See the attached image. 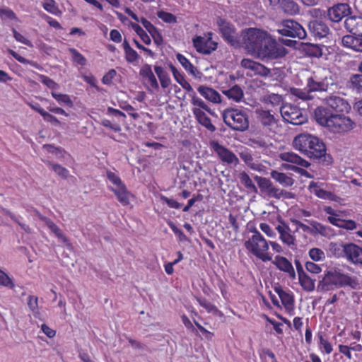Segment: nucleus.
<instances>
[{
  "instance_id": "1",
  "label": "nucleus",
  "mask_w": 362,
  "mask_h": 362,
  "mask_svg": "<svg viewBox=\"0 0 362 362\" xmlns=\"http://www.w3.org/2000/svg\"><path fill=\"white\" fill-rule=\"evenodd\" d=\"M314 118L320 125L334 134H344L356 127L355 122L349 117L344 114H334L323 106H319L315 110Z\"/></svg>"
},
{
  "instance_id": "2",
  "label": "nucleus",
  "mask_w": 362,
  "mask_h": 362,
  "mask_svg": "<svg viewBox=\"0 0 362 362\" xmlns=\"http://www.w3.org/2000/svg\"><path fill=\"white\" fill-rule=\"evenodd\" d=\"M293 146L295 149L310 158L319 159L326 155L325 143L310 134L303 133L295 136Z\"/></svg>"
},
{
  "instance_id": "3",
  "label": "nucleus",
  "mask_w": 362,
  "mask_h": 362,
  "mask_svg": "<svg viewBox=\"0 0 362 362\" xmlns=\"http://www.w3.org/2000/svg\"><path fill=\"white\" fill-rule=\"evenodd\" d=\"M356 284V279L349 274L336 270H329L324 274L322 279L319 281L317 291L327 292L345 286L354 287Z\"/></svg>"
},
{
  "instance_id": "4",
  "label": "nucleus",
  "mask_w": 362,
  "mask_h": 362,
  "mask_svg": "<svg viewBox=\"0 0 362 362\" xmlns=\"http://www.w3.org/2000/svg\"><path fill=\"white\" fill-rule=\"evenodd\" d=\"M244 243L246 250L264 262L271 261L272 255L269 252V243L264 236L257 230Z\"/></svg>"
},
{
  "instance_id": "5",
  "label": "nucleus",
  "mask_w": 362,
  "mask_h": 362,
  "mask_svg": "<svg viewBox=\"0 0 362 362\" xmlns=\"http://www.w3.org/2000/svg\"><path fill=\"white\" fill-rule=\"evenodd\" d=\"M268 34L267 31L257 28L245 29L241 35L245 49L249 54L257 56Z\"/></svg>"
},
{
  "instance_id": "6",
  "label": "nucleus",
  "mask_w": 362,
  "mask_h": 362,
  "mask_svg": "<svg viewBox=\"0 0 362 362\" xmlns=\"http://www.w3.org/2000/svg\"><path fill=\"white\" fill-rule=\"evenodd\" d=\"M222 117L224 123L231 129L245 132L249 128V117L246 111L237 108H227Z\"/></svg>"
},
{
  "instance_id": "7",
  "label": "nucleus",
  "mask_w": 362,
  "mask_h": 362,
  "mask_svg": "<svg viewBox=\"0 0 362 362\" xmlns=\"http://www.w3.org/2000/svg\"><path fill=\"white\" fill-rule=\"evenodd\" d=\"M287 53V49L284 46L278 44L276 39L269 33L257 56L262 59L272 60L283 58Z\"/></svg>"
},
{
  "instance_id": "8",
  "label": "nucleus",
  "mask_w": 362,
  "mask_h": 362,
  "mask_svg": "<svg viewBox=\"0 0 362 362\" xmlns=\"http://www.w3.org/2000/svg\"><path fill=\"white\" fill-rule=\"evenodd\" d=\"M276 32L285 37L304 39L306 32L303 27L297 21L291 19L283 20L278 25Z\"/></svg>"
},
{
  "instance_id": "9",
  "label": "nucleus",
  "mask_w": 362,
  "mask_h": 362,
  "mask_svg": "<svg viewBox=\"0 0 362 362\" xmlns=\"http://www.w3.org/2000/svg\"><path fill=\"white\" fill-rule=\"evenodd\" d=\"M334 84L332 76H322L318 72H313L306 78V88L312 92H324Z\"/></svg>"
},
{
  "instance_id": "10",
  "label": "nucleus",
  "mask_w": 362,
  "mask_h": 362,
  "mask_svg": "<svg viewBox=\"0 0 362 362\" xmlns=\"http://www.w3.org/2000/svg\"><path fill=\"white\" fill-rule=\"evenodd\" d=\"M216 24L223 40L230 45L238 47L240 46V39L235 26L227 20L218 17Z\"/></svg>"
},
{
  "instance_id": "11",
  "label": "nucleus",
  "mask_w": 362,
  "mask_h": 362,
  "mask_svg": "<svg viewBox=\"0 0 362 362\" xmlns=\"http://www.w3.org/2000/svg\"><path fill=\"white\" fill-rule=\"evenodd\" d=\"M280 113L286 122L293 125H300L307 121V117L303 114V110L291 104L281 106Z\"/></svg>"
},
{
  "instance_id": "12",
  "label": "nucleus",
  "mask_w": 362,
  "mask_h": 362,
  "mask_svg": "<svg viewBox=\"0 0 362 362\" xmlns=\"http://www.w3.org/2000/svg\"><path fill=\"white\" fill-rule=\"evenodd\" d=\"M275 229L279 233V240L288 248L293 250L296 247V231L292 230L287 223L281 218L278 220Z\"/></svg>"
},
{
  "instance_id": "13",
  "label": "nucleus",
  "mask_w": 362,
  "mask_h": 362,
  "mask_svg": "<svg viewBox=\"0 0 362 362\" xmlns=\"http://www.w3.org/2000/svg\"><path fill=\"white\" fill-rule=\"evenodd\" d=\"M213 33L208 32L204 36H196L193 38V45L199 53L209 54L217 49V42L212 40Z\"/></svg>"
},
{
  "instance_id": "14",
  "label": "nucleus",
  "mask_w": 362,
  "mask_h": 362,
  "mask_svg": "<svg viewBox=\"0 0 362 362\" xmlns=\"http://www.w3.org/2000/svg\"><path fill=\"white\" fill-rule=\"evenodd\" d=\"M240 65L245 70H246V75L250 77L257 76L266 77L271 73L269 68L251 59H243L240 62Z\"/></svg>"
},
{
  "instance_id": "15",
  "label": "nucleus",
  "mask_w": 362,
  "mask_h": 362,
  "mask_svg": "<svg viewBox=\"0 0 362 362\" xmlns=\"http://www.w3.org/2000/svg\"><path fill=\"white\" fill-rule=\"evenodd\" d=\"M209 146L222 163L228 165L237 164L238 163L239 160L237 156L230 149L220 144L218 141H210Z\"/></svg>"
},
{
  "instance_id": "16",
  "label": "nucleus",
  "mask_w": 362,
  "mask_h": 362,
  "mask_svg": "<svg viewBox=\"0 0 362 362\" xmlns=\"http://www.w3.org/2000/svg\"><path fill=\"white\" fill-rule=\"evenodd\" d=\"M255 115L257 122L266 128H270L276 125L279 121V115L269 110L257 109Z\"/></svg>"
},
{
  "instance_id": "17",
  "label": "nucleus",
  "mask_w": 362,
  "mask_h": 362,
  "mask_svg": "<svg viewBox=\"0 0 362 362\" xmlns=\"http://www.w3.org/2000/svg\"><path fill=\"white\" fill-rule=\"evenodd\" d=\"M139 75L144 84L149 90H158L159 89L158 83L150 64H144L139 70Z\"/></svg>"
},
{
  "instance_id": "18",
  "label": "nucleus",
  "mask_w": 362,
  "mask_h": 362,
  "mask_svg": "<svg viewBox=\"0 0 362 362\" xmlns=\"http://www.w3.org/2000/svg\"><path fill=\"white\" fill-rule=\"evenodd\" d=\"M274 291L278 294L286 313L289 315H293L295 311V301L292 292L286 291L281 286L275 287Z\"/></svg>"
},
{
  "instance_id": "19",
  "label": "nucleus",
  "mask_w": 362,
  "mask_h": 362,
  "mask_svg": "<svg viewBox=\"0 0 362 362\" xmlns=\"http://www.w3.org/2000/svg\"><path fill=\"white\" fill-rule=\"evenodd\" d=\"M345 259L353 265L362 267V247L355 243H348Z\"/></svg>"
},
{
  "instance_id": "20",
  "label": "nucleus",
  "mask_w": 362,
  "mask_h": 362,
  "mask_svg": "<svg viewBox=\"0 0 362 362\" xmlns=\"http://www.w3.org/2000/svg\"><path fill=\"white\" fill-rule=\"evenodd\" d=\"M327 105L333 110L341 114L348 113L351 110V105L348 101L339 96L332 95L325 99Z\"/></svg>"
},
{
  "instance_id": "21",
  "label": "nucleus",
  "mask_w": 362,
  "mask_h": 362,
  "mask_svg": "<svg viewBox=\"0 0 362 362\" xmlns=\"http://www.w3.org/2000/svg\"><path fill=\"white\" fill-rule=\"evenodd\" d=\"M272 262L279 270L286 273L291 279H296V275L294 268L286 257L276 255Z\"/></svg>"
},
{
  "instance_id": "22",
  "label": "nucleus",
  "mask_w": 362,
  "mask_h": 362,
  "mask_svg": "<svg viewBox=\"0 0 362 362\" xmlns=\"http://www.w3.org/2000/svg\"><path fill=\"white\" fill-rule=\"evenodd\" d=\"M349 8L346 4H338L329 8L327 16L332 22L338 23L347 16Z\"/></svg>"
},
{
  "instance_id": "23",
  "label": "nucleus",
  "mask_w": 362,
  "mask_h": 362,
  "mask_svg": "<svg viewBox=\"0 0 362 362\" xmlns=\"http://www.w3.org/2000/svg\"><path fill=\"white\" fill-rule=\"evenodd\" d=\"M308 29L310 33L319 39L327 36L329 33V28L322 21L313 20L309 22Z\"/></svg>"
},
{
  "instance_id": "24",
  "label": "nucleus",
  "mask_w": 362,
  "mask_h": 362,
  "mask_svg": "<svg viewBox=\"0 0 362 362\" xmlns=\"http://www.w3.org/2000/svg\"><path fill=\"white\" fill-rule=\"evenodd\" d=\"M344 27L354 35H362V18L356 16H347L344 21Z\"/></svg>"
},
{
  "instance_id": "25",
  "label": "nucleus",
  "mask_w": 362,
  "mask_h": 362,
  "mask_svg": "<svg viewBox=\"0 0 362 362\" xmlns=\"http://www.w3.org/2000/svg\"><path fill=\"white\" fill-rule=\"evenodd\" d=\"M192 113L197 121L207 130L211 132H214L216 129V127L211 123V119L201 109L194 107Z\"/></svg>"
},
{
  "instance_id": "26",
  "label": "nucleus",
  "mask_w": 362,
  "mask_h": 362,
  "mask_svg": "<svg viewBox=\"0 0 362 362\" xmlns=\"http://www.w3.org/2000/svg\"><path fill=\"white\" fill-rule=\"evenodd\" d=\"M347 246L348 243L331 242L329 245L328 252L330 256L345 259Z\"/></svg>"
},
{
  "instance_id": "27",
  "label": "nucleus",
  "mask_w": 362,
  "mask_h": 362,
  "mask_svg": "<svg viewBox=\"0 0 362 362\" xmlns=\"http://www.w3.org/2000/svg\"><path fill=\"white\" fill-rule=\"evenodd\" d=\"M279 158L283 161L291 163L300 167L308 168L310 165L308 161L293 152H282L280 153Z\"/></svg>"
},
{
  "instance_id": "28",
  "label": "nucleus",
  "mask_w": 362,
  "mask_h": 362,
  "mask_svg": "<svg viewBox=\"0 0 362 362\" xmlns=\"http://www.w3.org/2000/svg\"><path fill=\"white\" fill-rule=\"evenodd\" d=\"M307 221L310 224V234L314 236L320 235L322 236H328L331 232L332 228L329 226H325L322 223L315 221L310 220Z\"/></svg>"
},
{
  "instance_id": "29",
  "label": "nucleus",
  "mask_w": 362,
  "mask_h": 362,
  "mask_svg": "<svg viewBox=\"0 0 362 362\" xmlns=\"http://www.w3.org/2000/svg\"><path fill=\"white\" fill-rule=\"evenodd\" d=\"M197 90L205 99L211 103H219L221 102L219 93L211 88L200 86L197 88Z\"/></svg>"
},
{
  "instance_id": "30",
  "label": "nucleus",
  "mask_w": 362,
  "mask_h": 362,
  "mask_svg": "<svg viewBox=\"0 0 362 362\" xmlns=\"http://www.w3.org/2000/svg\"><path fill=\"white\" fill-rule=\"evenodd\" d=\"M170 71L175 80L189 93H194V90L190 83L185 79V74L180 72L172 64L169 65Z\"/></svg>"
},
{
  "instance_id": "31",
  "label": "nucleus",
  "mask_w": 362,
  "mask_h": 362,
  "mask_svg": "<svg viewBox=\"0 0 362 362\" xmlns=\"http://www.w3.org/2000/svg\"><path fill=\"white\" fill-rule=\"evenodd\" d=\"M322 211L327 215V221L332 226H337L339 221H341V214L342 213L340 210H335L331 206L324 205L322 206Z\"/></svg>"
},
{
  "instance_id": "32",
  "label": "nucleus",
  "mask_w": 362,
  "mask_h": 362,
  "mask_svg": "<svg viewBox=\"0 0 362 362\" xmlns=\"http://www.w3.org/2000/svg\"><path fill=\"white\" fill-rule=\"evenodd\" d=\"M110 189L114 192L118 201L123 206H127L128 204H129L130 193L127 191L124 184L120 185L119 186L115 188L112 187Z\"/></svg>"
},
{
  "instance_id": "33",
  "label": "nucleus",
  "mask_w": 362,
  "mask_h": 362,
  "mask_svg": "<svg viewBox=\"0 0 362 362\" xmlns=\"http://www.w3.org/2000/svg\"><path fill=\"white\" fill-rule=\"evenodd\" d=\"M271 177L284 187H291L294 184V180L291 176L277 170L271 172Z\"/></svg>"
},
{
  "instance_id": "34",
  "label": "nucleus",
  "mask_w": 362,
  "mask_h": 362,
  "mask_svg": "<svg viewBox=\"0 0 362 362\" xmlns=\"http://www.w3.org/2000/svg\"><path fill=\"white\" fill-rule=\"evenodd\" d=\"M223 93L228 99L236 103L240 102L244 97L243 89L238 85H235L229 89L223 90Z\"/></svg>"
},
{
  "instance_id": "35",
  "label": "nucleus",
  "mask_w": 362,
  "mask_h": 362,
  "mask_svg": "<svg viewBox=\"0 0 362 362\" xmlns=\"http://www.w3.org/2000/svg\"><path fill=\"white\" fill-rule=\"evenodd\" d=\"M124 12L135 21L140 22L143 25V26L146 28V30L148 32V33H150V32L153 31L154 29L156 28V27H155L146 18H145L144 17L139 18L138 17V16L131 10V8L126 7L124 8Z\"/></svg>"
},
{
  "instance_id": "36",
  "label": "nucleus",
  "mask_w": 362,
  "mask_h": 362,
  "mask_svg": "<svg viewBox=\"0 0 362 362\" xmlns=\"http://www.w3.org/2000/svg\"><path fill=\"white\" fill-rule=\"evenodd\" d=\"M240 183L245 187L247 193L257 194V188L253 183L252 179L245 172H242L239 175Z\"/></svg>"
},
{
  "instance_id": "37",
  "label": "nucleus",
  "mask_w": 362,
  "mask_h": 362,
  "mask_svg": "<svg viewBox=\"0 0 362 362\" xmlns=\"http://www.w3.org/2000/svg\"><path fill=\"white\" fill-rule=\"evenodd\" d=\"M154 71L160 81L161 87L163 88H168L171 82L168 73L160 66H155Z\"/></svg>"
},
{
  "instance_id": "38",
  "label": "nucleus",
  "mask_w": 362,
  "mask_h": 362,
  "mask_svg": "<svg viewBox=\"0 0 362 362\" xmlns=\"http://www.w3.org/2000/svg\"><path fill=\"white\" fill-rule=\"evenodd\" d=\"M310 187H315V189H314V194L317 197L322 199H328L330 201H337V197L334 193L317 187L316 183H315L314 182H310Z\"/></svg>"
},
{
  "instance_id": "39",
  "label": "nucleus",
  "mask_w": 362,
  "mask_h": 362,
  "mask_svg": "<svg viewBox=\"0 0 362 362\" xmlns=\"http://www.w3.org/2000/svg\"><path fill=\"white\" fill-rule=\"evenodd\" d=\"M122 46L124 52L125 59L127 62L134 63L139 59V56L138 53L131 47L129 43L126 39L124 40Z\"/></svg>"
},
{
  "instance_id": "40",
  "label": "nucleus",
  "mask_w": 362,
  "mask_h": 362,
  "mask_svg": "<svg viewBox=\"0 0 362 362\" xmlns=\"http://www.w3.org/2000/svg\"><path fill=\"white\" fill-rule=\"evenodd\" d=\"M196 300H197V302L202 307H203L204 308L206 309L207 313H213L216 315H219V316L223 315V313H221V311L219 310L216 305H214V304L210 303L207 299H206L204 298L196 297Z\"/></svg>"
},
{
  "instance_id": "41",
  "label": "nucleus",
  "mask_w": 362,
  "mask_h": 362,
  "mask_svg": "<svg viewBox=\"0 0 362 362\" xmlns=\"http://www.w3.org/2000/svg\"><path fill=\"white\" fill-rule=\"evenodd\" d=\"M318 339V346L322 353L325 354H330L332 351V345L331 343L325 337L322 332H318L317 335Z\"/></svg>"
},
{
  "instance_id": "42",
  "label": "nucleus",
  "mask_w": 362,
  "mask_h": 362,
  "mask_svg": "<svg viewBox=\"0 0 362 362\" xmlns=\"http://www.w3.org/2000/svg\"><path fill=\"white\" fill-rule=\"evenodd\" d=\"M51 95L59 105H64L70 108L74 106V103L69 95L59 93L54 90L51 91Z\"/></svg>"
},
{
  "instance_id": "43",
  "label": "nucleus",
  "mask_w": 362,
  "mask_h": 362,
  "mask_svg": "<svg viewBox=\"0 0 362 362\" xmlns=\"http://www.w3.org/2000/svg\"><path fill=\"white\" fill-rule=\"evenodd\" d=\"M281 7L284 13L289 15H296L299 13L298 5L292 0H282Z\"/></svg>"
},
{
  "instance_id": "44",
  "label": "nucleus",
  "mask_w": 362,
  "mask_h": 362,
  "mask_svg": "<svg viewBox=\"0 0 362 362\" xmlns=\"http://www.w3.org/2000/svg\"><path fill=\"white\" fill-rule=\"evenodd\" d=\"M42 7L46 11L54 16H60L62 14L54 0H45Z\"/></svg>"
},
{
  "instance_id": "45",
  "label": "nucleus",
  "mask_w": 362,
  "mask_h": 362,
  "mask_svg": "<svg viewBox=\"0 0 362 362\" xmlns=\"http://www.w3.org/2000/svg\"><path fill=\"white\" fill-rule=\"evenodd\" d=\"M177 61L183 66V68L190 74L195 76L197 69L183 54L178 53L176 55Z\"/></svg>"
},
{
  "instance_id": "46",
  "label": "nucleus",
  "mask_w": 362,
  "mask_h": 362,
  "mask_svg": "<svg viewBox=\"0 0 362 362\" xmlns=\"http://www.w3.org/2000/svg\"><path fill=\"white\" fill-rule=\"evenodd\" d=\"M298 281L304 290L313 291L315 289V280H313L306 273L299 276Z\"/></svg>"
},
{
  "instance_id": "47",
  "label": "nucleus",
  "mask_w": 362,
  "mask_h": 362,
  "mask_svg": "<svg viewBox=\"0 0 362 362\" xmlns=\"http://www.w3.org/2000/svg\"><path fill=\"white\" fill-rule=\"evenodd\" d=\"M69 52L71 54L73 63L84 66L87 64V59L75 48H69Z\"/></svg>"
},
{
  "instance_id": "48",
  "label": "nucleus",
  "mask_w": 362,
  "mask_h": 362,
  "mask_svg": "<svg viewBox=\"0 0 362 362\" xmlns=\"http://www.w3.org/2000/svg\"><path fill=\"white\" fill-rule=\"evenodd\" d=\"M290 92L293 95L303 100H310L313 98L310 95L311 93L306 88L305 89L291 88Z\"/></svg>"
},
{
  "instance_id": "49",
  "label": "nucleus",
  "mask_w": 362,
  "mask_h": 362,
  "mask_svg": "<svg viewBox=\"0 0 362 362\" xmlns=\"http://www.w3.org/2000/svg\"><path fill=\"white\" fill-rule=\"evenodd\" d=\"M45 163L57 175H58L62 178L66 179L69 177V172L66 168L59 164L53 163L50 161H46Z\"/></svg>"
},
{
  "instance_id": "50",
  "label": "nucleus",
  "mask_w": 362,
  "mask_h": 362,
  "mask_svg": "<svg viewBox=\"0 0 362 362\" xmlns=\"http://www.w3.org/2000/svg\"><path fill=\"white\" fill-rule=\"evenodd\" d=\"M265 103L270 104L274 107H279L283 106L282 102H283V98L281 95L275 94V93H271L267 95L264 98Z\"/></svg>"
},
{
  "instance_id": "51",
  "label": "nucleus",
  "mask_w": 362,
  "mask_h": 362,
  "mask_svg": "<svg viewBox=\"0 0 362 362\" xmlns=\"http://www.w3.org/2000/svg\"><path fill=\"white\" fill-rule=\"evenodd\" d=\"M156 15L164 23L174 24L177 22V17L171 13L160 10L157 11Z\"/></svg>"
},
{
  "instance_id": "52",
  "label": "nucleus",
  "mask_w": 362,
  "mask_h": 362,
  "mask_svg": "<svg viewBox=\"0 0 362 362\" xmlns=\"http://www.w3.org/2000/svg\"><path fill=\"white\" fill-rule=\"evenodd\" d=\"M349 82L351 88L357 93L362 92V74H354L351 76Z\"/></svg>"
},
{
  "instance_id": "53",
  "label": "nucleus",
  "mask_w": 362,
  "mask_h": 362,
  "mask_svg": "<svg viewBox=\"0 0 362 362\" xmlns=\"http://www.w3.org/2000/svg\"><path fill=\"white\" fill-rule=\"evenodd\" d=\"M47 225L58 238L61 239L64 243L67 242L68 240L63 233L62 230L52 221L49 220L47 221Z\"/></svg>"
},
{
  "instance_id": "54",
  "label": "nucleus",
  "mask_w": 362,
  "mask_h": 362,
  "mask_svg": "<svg viewBox=\"0 0 362 362\" xmlns=\"http://www.w3.org/2000/svg\"><path fill=\"white\" fill-rule=\"evenodd\" d=\"M308 255L310 258L315 262L321 261L325 258L324 252L317 247L311 248L308 252Z\"/></svg>"
},
{
  "instance_id": "55",
  "label": "nucleus",
  "mask_w": 362,
  "mask_h": 362,
  "mask_svg": "<svg viewBox=\"0 0 362 362\" xmlns=\"http://www.w3.org/2000/svg\"><path fill=\"white\" fill-rule=\"evenodd\" d=\"M40 81L45 85L49 89H52V91L59 88V86L57 83H56L54 80L48 77L47 76L43 74H39Z\"/></svg>"
},
{
  "instance_id": "56",
  "label": "nucleus",
  "mask_w": 362,
  "mask_h": 362,
  "mask_svg": "<svg viewBox=\"0 0 362 362\" xmlns=\"http://www.w3.org/2000/svg\"><path fill=\"white\" fill-rule=\"evenodd\" d=\"M192 104L194 106V107L206 110V112L211 113V110L209 107V106L199 98H198L195 93H193V95L192 96Z\"/></svg>"
},
{
  "instance_id": "57",
  "label": "nucleus",
  "mask_w": 362,
  "mask_h": 362,
  "mask_svg": "<svg viewBox=\"0 0 362 362\" xmlns=\"http://www.w3.org/2000/svg\"><path fill=\"white\" fill-rule=\"evenodd\" d=\"M337 227L347 230H353L357 228V224L354 220L341 218Z\"/></svg>"
},
{
  "instance_id": "58",
  "label": "nucleus",
  "mask_w": 362,
  "mask_h": 362,
  "mask_svg": "<svg viewBox=\"0 0 362 362\" xmlns=\"http://www.w3.org/2000/svg\"><path fill=\"white\" fill-rule=\"evenodd\" d=\"M356 40V35H346L341 39V44L344 47L351 48L355 50V42Z\"/></svg>"
},
{
  "instance_id": "59",
  "label": "nucleus",
  "mask_w": 362,
  "mask_h": 362,
  "mask_svg": "<svg viewBox=\"0 0 362 362\" xmlns=\"http://www.w3.org/2000/svg\"><path fill=\"white\" fill-rule=\"evenodd\" d=\"M290 221L293 223V225L296 226V233L298 232L299 230H302L303 233L310 234V226H308L296 218H291Z\"/></svg>"
},
{
  "instance_id": "60",
  "label": "nucleus",
  "mask_w": 362,
  "mask_h": 362,
  "mask_svg": "<svg viewBox=\"0 0 362 362\" xmlns=\"http://www.w3.org/2000/svg\"><path fill=\"white\" fill-rule=\"evenodd\" d=\"M255 179L257 181V185L262 192H264L272 184V182L266 177H262L257 175L255 176Z\"/></svg>"
},
{
  "instance_id": "61",
  "label": "nucleus",
  "mask_w": 362,
  "mask_h": 362,
  "mask_svg": "<svg viewBox=\"0 0 362 362\" xmlns=\"http://www.w3.org/2000/svg\"><path fill=\"white\" fill-rule=\"evenodd\" d=\"M255 179L257 181V185L262 192H264L272 184V182L266 177H262L257 175L255 176Z\"/></svg>"
},
{
  "instance_id": "62",
  "label": "nucleus",
  "mask_w": 362,
  "mask_h": 362,
  "mask_svg": "<svg viewBox=\"0 0 362 362\" xmlns=\"http://www.w3.org/2000/svg\"><path fill=\"white\" fill-rule=\"evenodd\" d=\"M305 50L309 55L313 57H320L322 54V49L317 45L309 44L306 46Z\"/></svg>"
},
{
  "instance_id": "63",
  "label": "nucleus",
  "mask_w": 362,
  "mask_h": 362,
  "mask_svg": "<svg viewBox=\"0 0 362 362\" xmlns=\"http://www.w3.org/2000/svg\"><path fill=\"white\" fill-rule=\"evenodd\" d=\"M0 285L9 287L11 288L14 287V284L11 279L1 270H0Z\"/></svg>"
},
{
  "instance_id": "64",
  "label": "nucleus",
  "mask_w": 362,
  "mask_h": 362,
  "mask_svg": "<svg viewBox=\"0 0 362 362\" xmlns=\"http://www.w3.org/2000/svg\"><path fill=\"white\" fill-rule=\"evenodd\" d=\"M160 199L165 202L170 208L178 209L181 207V204L173 199L168 198L163 194H160Z\"/></svg>"
}]
</instances>
